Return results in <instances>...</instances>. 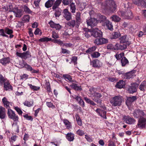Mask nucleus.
Here are the masks:
<instances>
[{"label":"nucleus","mask_w":146,"mask_h":146,"mask_svg":"<svg viewBox=\"0 0 146 146\" xmlns=\"http://www.w3.org/2000/svg\"><path fill=\"white\" fill-rule=\"evenodd\" d=\"M100 5L102 9L112 13L115 11L117 7L116 3L113 0H106L102 2Z\"/></svg>","instance_id":"nucleus-1"},{"label":"nucleus","mask_w":146,"mask_h":146,"mask_svg":"<svg viewBox=\"0 0 146 146\" xmlns=\"http://www.w3.org/2000/svg\"><path fill=\"white\" fill-rule=\"evenodd\" d=\"M123 98L121 96L119 95L111 97L110 102L113 106H120L121 105Z\"/></svg>","instance_id":"nucleus-2"},{"label":"nucleus","mask_w":146,"mask_h":146,"mask_svg":"<svg viewBox=\"0 0 146 146\" xmlns=\"http://www.w3.org/2000/svg\"><path fill=\"white\" fill-rule=\"evenodd\" d=\"M117 13L119 15L124 17L127 19H131L133 17L132 12L130 9H127L126 11L120 10L118 11Z\"/></svg>","instance_id":"nucleus-3"},{"label":"nucleus","mask_w":146,"mask_h":146,"mask_svg":"<svg viewBox=\"0 0 146 146\" xmlns=\"http://www.w3.org/2000/svg\"><path fill=\"white\" fill-rule=\"evenodd\" d=\"M7 114L8 117L13 119L14 122L18 121L19 117L15 114V112L11 109H8L7 110Z\"/></svg>","instance_id":"nucleus-4"},{"label":"nucleus","mask_w":146,"mask_h":146,"mask_svg":"<svg viewBox=\"0 0 146 146\" xmlns=\"http://www.w3.org/2000/svg\"><path fill=\"white\" fill-rule=\"evenodd\" d=\"M96 89L92 87L90 88L89 91L90 92V94L92 96V99L100 98L102 97V95L100 93L96 92Z\"/></svg>","instance_id":"nucleus-5"},{"label":"nucleus","mask_w":146,"mask_h":146,"mask_svg":"<svg viewBox=\"0 0 146 146\" xmlns=\"http://www.w3.org/2000/svg\"><path fill=\"white\" fill-rule=\"evenodd\" d=\"M92 31V36L94 37L101 38L102 36V32L100 30H99L98 28L97 27H94L92 29H91Z\"/></svg>","instance_id":"nucleus-6"},{"label":"nucleus","mask_w":146,"mask_h":146,"mask_svg":"<svg viewBox=\"0 0 146 146\" xmlns=\"http://www.w3.org/2000/svg\"><path fill=\"white\" fill-rule=\"evenodd\" d=\"M130 86H129L127 88V91L130 94H133L137 91V87L139 85L138 84L134 83L131 84Z\"/></svg>","instance_id":"nucleus-7"},{"label":"nucleus","mask_w":146,"mask_h":146,"mask_svg":"<svg viewBox=\"0 0 146 146\" xmlns=\"http://www.w3.org/2000/svg\"><path fill=\"white\" fill-rule=\"evenodd\" d=\"M126 44H119L117 43L115 45V50H123L125 49L127 46H129L130 44L129 42H127Z\"/></svg>","instance_id":"nucleus-8"},{"label":"nucleus","mask_w":146,"mask_h":146,"mask_svg":"<svg viewBox=\"0 0 146 146\" xmlns=\"http://www.w3.org/2000/svg\"><path fill=\"white\" fill-rule=\"evenodd\" d=\"M86 22L88 25L90 26L92 29L94 28V27L97 24V20L94 18H90V19L87 20Z\"/></svg>","instance_id":"nucleus-9"},{"label":"nucleus","mask_w":146,"mask_h":146,"mask_svg":"<svg viewBox=\"0 0 146 146\" xmlns=\"http://www.w3.org/2000/svg\"><path fill=\"white\" fill-rule=\"evenodd\" d=\"M15 16L16 17L20 18L24 13L23 11L21 9H19L18 8H14L13 11Z\"/></svg>","instance_id":"nucleus-10"},{"label":"nucleus","mask_w":146,"mask_h":146,"mask_svg":"<svg viewBox=\"0 0 146 146\" xmlns=\"http://www.w3.org/2000/svg\"><path fill=\"white\" fill-rule=\"evenodd\" d=\"M137 100L136 96H132L131 97H128L125 102L126 105L127 106H130L132 103Z\"/></svg>","instance_id":"nucleus-11"},{"label":"nucleus","mask_w":146,"mask_h":146,"mask_svg":"<svg viewBox=\"0 0 146 146\" xmlns=\"http://www.w3.org/2000/svg\"><path fill=\"white\" fill-rule=\"evenodd\" d=\"M108 40L107 39L104 38H98L94 40V43L97 45H101L105 44L108 42Z\"/></svg>","instance_id":"nucleus-12"},{"label":"nucleus","mask_w":146,"mask_h":146,"mask_svg":"<svg viewBox=\"0 0 146 146\" xmlns=\"http://www.w3.org/2000/svg\"><path fill=\"white\" fill-rule=\"evenodd\" d=\"M133 3L138 6L146 7V2L144 0H132Z\"/></svg>","instance_id":"nucleus-13"},{"label":"nucleus","mask_w":146,"mask_h":146,"mask_svg":"<svg viewBox=\"0 0 146 146\" xmlns=\"http://www.w3.org/2000/svg\"><path fill=\"white\" fill-rule=\"evenodd\" d=\"M123 119L124 121H126L127 123L129 124H133L135 121V120L134 118H131L129 116H124Z\"/></svg>","instance_id":"nucleus-14"},{"label":"nucleus","mask_w":146,"mask_h":146,"mask_svg":"<svg viewBox=\"0 0 146 146\" xmlns=\"http://www.w3.org/2000/svg\"><path fill=\"white\" fill-rule=\"evenodd\" d=\"M91 65L93 67L96 68H99L102 65V63L98 59H95L91 62Z\"/></svg>","instance_id":"nucleus-15"},{"label":"nucleus","mask_w":146,"mask_h":146,"mask_svg":"<svg viewBox=\"0 0 146 146\" xmlns=\"http://www.w3.org/2000/svg\"><path fill=\"white\" fill-rule=\"evenodd\" d=\"M146 122V118L144 117H140L139 118L137 123V125L138 127L140 128H143L144 127L145 125L144 124Z\"/></svg>","instance_id":"nucleus-16"},{"label":"nucleus","mask_w":146,"mask_h":146,"mask_svg":"<svg viewBox=\"0 0 146 146\" xmlns=\"http://www.w3.org/2000/svg\"><path fill=\"white\" fill-rule=\"evenodd\" d=\"M2 102H3L4 106L7 109H10V106H12V103L9 102L7 98L4 97L2 99Z\"/></svg>","instance_id":"nucleus-17"},{"label":"nucleus","mask_w":146,"mask_h":146,"mask_svg":"<svg viewBox=\"0 0 146 146\" xmlns=\"http://www.w3.org/2000/svg\"><path fill=\"white\" fill-rule=\"evenodd\" d=\"M48 24L50 25V27L55 29L56 30H59L61 27V26L59 24L55 23L52 21H50L48 23Z\"/></svg>","instance_id":"nucleus-18"},{"label":"nucleus","mask_w":146,"mask_h":146,"mask_svg":"<svg viewBox=\"0 0 146 146\" xmlns=\"http://www.w3.org/2000/svg\"><path fill=\"white\" fill-rule=\"evenodd\" d=\"M135 72L136 71L135 70H133L125 74L124 75V78L126 79H130L133 78L135 76L134 74Z\"/></svg>","instance_id":"nucleus-19"},{"label":"nucleus","mask_w":146,"mask_h":146,"mask_svg":"<svg viewBox=\"0 0 146 146\" xmlns=\"http://www.w3.org/2000/svg\"><path fill=\"white\" fill-rule=\"evenodd\" d=\"M64 17L68 21L70 20L72 18L71 13L68 11V9H65L64 11Z\"/></svg>","instance_id":"nucleus-20"},{"label":"nucleus","mask_w":146,"mask_h":146,"mask_svg":"<svg viewBox=\"0 0 146 146\" xmlns=\"http://www.w3.org/2000/svg\"><path fill=\"white\" fill-rule=\"evenodd\" d=\"M95 111L101 117L105 119L107 118L106 115V112L105 111L98 108L95 110Z\"/></svg>","instance_id":"nucleus-21"},{"label":"nucleus","mask_w":146,"mask_h":146,"mask_svg":"<svg viewBox=\"0 0 146 146\" xmlns=\"http://www.w3.org/2000/svg\"><path fill=\"white\" fill-rule=\"evenodd\" d=\"M6 117L5 110L4 108L0 106V118L4 119Z\"/></svg>","instance_id":"nucleus-22"},{"label":"nucleus","mask_w":146,"mask_h":146,"mask_svg":"<svg viewBox=\"0 0 146 146\" xmlns=\"http://www.w3.org/2000/svg\"><path fill=\"white\" fill-rule=\"evenodd\" d=\"M84 33L86 37L88 38L91 35L92 36V31H90V30L86 28H84Z\"/></svg>","instance_id":"nucleus-23"},{"label":"nucleus","mask_w":146,"mask_h":146,"mask_svg":"<svg viewBox=\"0 0 146 146\" xmlns=\"http://www.w3.org/2000/svg\"><path fill=\"white\" fill-rule=\"evenodd\" d=\"M24 67L27 69V70L30 71L32 73H37L38 71L33 69L29 65L25 63L24 64Z\"/></svg>","instance_id":"nucleus-24"},{"label":"nucleus","mask_w":146,"mask_h":146,"mask_svg":"<svg viewBox=\"0 0 146 146\" xmlns=\"http://www.w3.org/2000/svg\"><path fill=\"white\" fill-rule=\"evenodd\" d=\"M63 121L67 129H70L72 128V126L71 122H70L66 119H64Z\"/></svg>","instance_id":"nucleus-25"},{"label":"nucleus","mask_w":146,"mask_h":146,"mask_svg":"<svg viewBox=\"0 0 146 146\" xmlns=\"http://www.w3.org/2000/svg\"><path fill=\"white\" fill-rule=\"evenodd\" d=\"M103 26L106 25L108 28L110 30L113 29V26L111 22H110L109 20H106L105 23L103 24Z\"/></svg>","instance_id":"nucleus-26"},{"label":"nucleus","mask_w":146,"mask_h":146,"mask_svg":"<svg viewBox=\"0 0 146 146\" xmlns=\"http://www.w3.org/2000/svg\"><path fill=\"white\" fill-rule=\"evenodd\" d=\"M10 62L9 58L8 57L5 58L0 59V63L3 65H5Z\"/></svg>","instance_id":"nucleus-27"},{"label":"nucleus","mask_w":146,"mask_h":146,"mask_svg":"<svg viewBox=\"0 0 146 146\" xmlns=\"http://www.w3.org/2000/svg\"><path fill=\"white\" fill-rule=\"evenodd\" d=\"M70 86L75 90L79 91L82 90V88L80 86H78L77 84L74 83H72L70 85Z\"/></svg>","instance_id":"nucleus-28"},{"label":"nucleus","mask_w":146,"mask_h":146,"mask_svg":"<svg viewBox=\"0 0 146 146\" xmlns=\"http://www.w3.org/2000/svg\"><path fill=\"white\" fill-rule=\"evenodd\" d=\"M139 88L141 91H145L146 89V81L145 80H144L141 83L139 86Z\"/></svg>","instance_id":"nucleus-29"},{"label":"nucleus","mask_w":146,"mask_h":146,"mask_svg":"<svg viewBox=\"0 0 146 146\" xmlns=\"http://www.w3.org/2000/svg\"><path fill=\"white\" fill-rule=\"evenodd\" d=\"M125 86V82L123 80H120L118 82L116 85V87L119 88H123Z\"/></svg>","instance_id":"nucleus-30"},{"label":"nucleus","mask_w":146,"mask_h":146,"mask_svg":"<svg viewBox=\"0 0 146 146\" xmlns=\"http://www.w3.org/2000/svg\"><path fill=\"white\" fill-rule=\"evenodd\" d=\"M4 90H7L9 89L12 90V87L10 84L8 82H6L4 83Z\"/></svg>","instance_id":"nucleus-31"},{"label":"nucleus","mask_w":146,"mask_h":146,"mask_svg":"<svg viewBox=\"0 0 146 146\" xmlns=\"http://www.w3.org/2000/svg\"><path fill=\"white\" fill-rule=\"evenodd\" d=\"M54 0H48L45 4V6L47 8L51 7L53 4Z\"/></svg>","instance_id":"nucleus-32"},{"label":"nucleus","mask_w":146,"mask_h":146,"mask_svg":"<svg viewBox=\"0 0 146 146\" xmlns=\"http://www.w3.org/2000/svg\"><path fill=\"white\" fill-rule=\"evenodd\" d=\"M66 137L68 140L70 141H72L74 139V135L72 133H68L67 134Z\"/></svg>","instance_id":"nucleus-33"},{"label":"nucleus","mask_w":146,"mask_h":146,"mask_svg":"<svg viewBox=\"0 0 146 146\" xmlns=\"http://www.w3.org/2000/svg\"><path fill=\"white\" fill-rule=\"evenodd\" d=\"M34 102L33 100L29 101H25L24 103L23 104L25 106L28 107L32 106L33 105Z\"/></svg>","instance_id":"nucleus-34"},{"label":"nucleus","mask_w":146,"mask_h":146,"mask_svg":"<svg viewBox=\"0 0 146 146\" xmlns=\"http://www.w3.org/2000/svg\"><path fill=\"white\" fill-rule=\"evenodd\" d=\"M14 131L18 133L19 132V126L17 124V122H14L12 124Z\"/></svg>","instance_id":"nucleus-35"},{"label":"nucleus","mask_w":146,"mask_h":146,"mask_svg":"<svg viewBox=\"0 0 146 146\" xmlns=\"http://www.w3.org/2000/svg\"><path fill=\"white\" fill-rule=\"evenodd\" d=\"M63 77L65 79H67L70 82H75L76 81L74 80H72L71 76L68 74H64Z\"/></svg>","instance_id":"nucleus-36"},{"label":"nucleus","mask_w":146,"mask_h":146,"mask_svg":"<svg viewBox=\"0 0 146 146\" xmlns=\"http://www.w3.org/2000/svg\"><path fill=\"white\" fill-rule=\"evenodd\" d=\"M126 36L124 35L122 36L119 39V42L120 43H123L124 44H126L127 42H128L126 39Z\"/></svg>","instance_id":"nucleus-37"},{"label":"nucleus","mask_w":146,"mask_h":146,"mask_svg":"<svg viewBox=\"0 0 146 146\" xmlns=\"http://www.w3.org/2000/svg\"><path fill=\"white\" fill-rule=\"evenodd\" d=\"M121 65L122 66H124L129 63V61L125 57H124L121 60Z\"/></svg>","instance_id":"nucleus-38"},{"label":"nucleus","mask_w":146,"mask_h":146,"mask_svg":"<svg viewBox=\"0 0 146 146\" xmlns=\"http://www.w3.org/2000/svg\"><path fill=\"white\" fill-rule=\"evenodd\" d=\"M62 1V0H56L52 7V9H56Z\"/></svg>","instance_id":"nucleus-39"},{"label":"nucleus","mask_w":146,"mask_h":146,"mask_svg":"<svg viewBox=\"0 0 146 146\" xmlns=\"http://www.w3.org/2000/svg\"><path fill=\"white\" fill-rule=\"evenodd\" d=\"M121 36V34L119 32H113L112 34V38L115 39L118 38Z\"/></svg>","instance_id":"nucleus-40"},{"label":"nucleus","mask_w":146,"mask_h":146,"mask_svg":"<svg viewBox=\"0 0 146 146\" xmlns=\"http://www.w3.org/2000/svg\"><path fill=\"white\" fill-rule=\"evenodd\" d=\"M30 16L27 15H24L22 18V20L23 21L25 22H28L29 21Z\"/></svg>","instance_id":"nucleus-41"},{"label":"nucleus","mask_w":146,"mask_h":146,"mask_svg":"<svg viewBox=\"0 0 146 146\" xmlns=\"http://www.w3.org/2000/svg\"><path fill=\"white\" fill-rule=\"evenodd\" d=\"M76 21L78 24H80L81 22V19L80 18V12H78L76 13Z\"/></svg>","instance_id":"nucleus-42"},{"label":"nucleus","mask_w":146,"mask_h":146,"mask_svg":"<svg viewBox=\"0 0 146 146\" xmlns=\"http://www.w3.org/2000/svg\"><path fill=\"white\" fill-rule=\"evenodd\" d=\"M111 18L112 21L116 22H119L121 20V18L116 15H113Z\"/></svg>","instance_id":"nucleus-43"},{"label":"nucleus","mask_w":146,"mask_h":146,"mask_svg":"<svg viewBox=\"0 0 146 146\" xmlns=\"http://www.w3.org/2000/svg\"><path fill=\"white\" fill-rule=\"evenodd\" d=\"M52 39L51 38H48L47 37H44L41 38L39 40V41L42 42H48L50 41H51Z\"/></svg>","instance_id":"nucleus-44"},{"label":"nucleus","mask_w":146,"mask_h":146,"mask_svg":"<svg viewBox=\"0 0 146 146\" xmlns=\"http://www.w3.org/2000/svg\"><path fill=\"white\" fill-rule=\"evenodd\" d=\"M70 6L71 12L73 13H75L76 10V5L75 3L72 2L70 5Z\"/></svg>","instance_id":"nucleus-45"},{"label":"nucleus","mask_w":146,"mask_h":146,"mask_svg":"<svg viewBox=\"0 0 146 146\" xmlns=\"http://www.w3.org/2000/svg\"><path fill=\"white\" fill-rule=\"evenodd\" d=\"M23 8L24 11L26 13L30 14L32 12V11L26 5H24Z\"/></svg>","instance_id":"nucleus-46"},{"label":"nucleus","mask_w":146,"mask_h":146,"mask_svg":"<svg viewBox=\"0 0 146 146\" xmlns=\"http://www.w3.org/2000/svg\"><path fill=\"white\" fill-rule=\"evenodd\" d=\"M52 41L54 43H57L60 46L63 45H64V43L62 41H61L59 39H52Z\"/></svg>","instance_id":"nucleus-47"},{"label":"nucleus","mask_w":146,"mask_h":146,"mask_svg":"<svg viewBox=\"0 0 146 146\" xmlns=\"http://www.w3.org/2000/svg\"><path fill=\"white\" fill-rule=\"evenodd\" d=\"M76 120L77 121V123L78 125L81 126L82 125V122L79 116L77 114L75 116Z\"/></svg>","instance_id":"nucleus-48"},{"label":"nucleus","mask_w":146,"mask_h":146,"mask_svg":"<svg viewBox=\"0 0 146 146\" xmlns=\"http://www.w3.org/2000/svg\"><path fill=\"white\" fill-rule=\"evenodd\" d=\"M139 109H137L134 110L133 114L135 117L137 118L139 117Z\"/></svg>","instance_id":"nucleus-49"},{"label":"nucleus","mask_w":146,"mask_h":146,"mask_svg":"<svg viewBox=\"0 0 146 146\" xmlns=\"http://www.w3.org/2000/svg\"><path fill=\"white\" fill-rule=\"evenodd\" d=\"M28 85L31 89L33 90H34L37 91L39 90L40 89V87L38 86H33L32 84H28Z\"/></svg>","instance_id":"nucleus-50"},{"label":"nucleus","mask_w":146,"mask_h":146,"mask_svg":"<svg viewBox=\"0 0 146 146\" xmlns=\"http://www.w3.org/2000/svg\"><path fill=\"white\" fill-rule=\"evenodd\" d=\"M75 21L74 20H72L68 22L67 25L70 26L71 27H74L75 25Z\"/></svg>","instance_id":"nucleus-51"},{"label":"nucleus","mask_w":146,"mask_h":146,"mask_svg":"<svg viewBox=\"0 0 146 146\" xmlns=\"http://www.w3.org/2000/svg\"><path fill=\"white\" fill-rule=\"evenodd\" d=\"M96 49V47L95 46H94L88 48L87 50H86V52L87 53L90 54V53H91L95 51Z\"/></svg>","instance_id":"nucleus-52"},{"label":"nucleus","mask_w":146,"mask_h":146,"mask_svg":"<svg viewBox=\"0 0 146 146\" xmlns=\"http://www.w3.org/2000/svg\"><path fill=\"white\" fill-rule=\"evenodd\" d=\"M124 55V53L122 52L119 54H116L115 55V56L117 60H119L123 57Z\"/></svg>","instance_id":"nucleus-53"},{"label":"nucleus","mask_w":146,"mask_h":146,"mask_svg":"<svg viewBox=\"0 0 146 146\" xmlns=\"http://www.w3.org/2000/svg\"><path fill=\"white\" fill-rule=\"evenodd\" d=\"M91 56L93 58H97L100 55V54L98 52H95L91 54Z\"/></svg>","instance_id":"nucleus-54"},{"label":"nucleus","mask_w":146,"mask_h":146,"mask_svg":"<svg viewBox=\"0 0 146 146\" xmlns=\"http://www.w3.org/2000/svg\"><path fill=\"white\" fill-rule=\"evenodd\" d=\"M73 0H63L62 2L64 5H68L72 3Z\"/></svg>","instance_id":"nucleus-55"},{"label":"nucleus","mask_w":146,"mask_h":146,"mask_svg":"<svg viewBox=\"0 0 146 146\" xmlns=\"http://www.w3.org/2000/svg\"><path fill=\"white\" fill-rule=\"evenodd\" d=\"M24 59H26L28 58H29L31 56V54L29 52L27 51L26 52H24Z\"/></svg>","instance_id":"nucleus-56"},{"label":"nucleus","mask_w":146,"mask_h":146,"mask_svg":"<svg viewBox=\"0 0 146 146\" xmlns=\"http://www.w3.org/2000/svg\"><path fill=\"white\" fill-rule=\"evenodd\" d=\"M5 32L8 35H10L13 33V31L12 29L6 28L5 29Z\"/></svg>","instance_id":"nucleus-57"},{"label":"nucleus","mask_w":146,"mask_h":146,"mask_svg":"<svg viewBox=\"0 0 146 146\" xmlns=\"http://www.w3.org/2000/svg\"><path fill=\"white\" fill-rule=\"evenodd\" d=\"M76 134L79 136H81L84 134V133L83 130L79 129L76 131Z\"/></svg>","instance_id":"nucleus-58"},{"label":"nucleus","mask_w":146,"mask_h":146,"mask_svg":"<svg viewBox=\"0 0 146 146\" xmlns=\"http://www.w3.org/2000/svg\"><path fill=\"white\" fill-rule=\"evenodd\" d=\"M14 109L17 112L19 115H22L23 112L17 106H16L14 107Z\"/></svg>","instance_id":"nucleus-59"},{"label":"nucleus","mask_w":146,"mask_h":146,"mask_svg":"<svg viewBox=\"0 0 146 146\" xmlns=\"http://www.w3.org/2000/svg\"><path fill=\"white\" fill-rule=\"evenodd\" d=\"M46 105L49 108H55V106L51 102H46Z\"/></svg>","instance_id":"nucleus-60"},{"label":"nucleus","mask_w":146,"mask_h":146,"mask_svg":"<svg viewBox=\"0 0 146 146\" xmlns=\"http://www.w3.org/2000/svg\"><path fill=\"white\" fill-rule=\"evenodd\" d=\"M100 21L101 22H104V23H105L106 20H108L106 19L105 16L103 15H101L100 17Z\"/></svg>","instance_id":"nucleus-61"},{"label":"nucleus","mask_w":146,"mask_h":146,"mask_svg":"<svg viewBox=\"0 0 146 146\" xmlns=\"http://www.w3.org/2000/svg\"><path fill=\"white\" fill-rule=\"evenodd\" d=\"M52 37L54 39L58 38H59L58 35L55 31L52 32Z\"/></svg>","instance_id":"nucleus-62"},{"label":"nucleus","mask_w":146,"mask_h":146,"mask_svg":"<svg viewBox=\"0 0 146 146\" xmlns=\"http://www.w3.org/2000/svg\"><path fill=\"white\" fill-rule=\"evenodd\" d=\"M61 10H56L54 13L55 17H59L61 15Z\"/></svg>","instance_id":"nucleus-63"},{"label":"nucleus","mask_w":146,"mask_h":146,"mask_svg":"<svg viewBox=\"0 0 146 146\" xmlns=\"http://www.w3.org/2000/svg\"><path fill=\"white\" fill-rule=\"evenodd\" d=\"M107 48L108 49H112L115 50V46L114 47L111 44H108L107 46Z\"/></svg>","instance_id":"nucleus-64"}]
</instances>
